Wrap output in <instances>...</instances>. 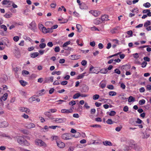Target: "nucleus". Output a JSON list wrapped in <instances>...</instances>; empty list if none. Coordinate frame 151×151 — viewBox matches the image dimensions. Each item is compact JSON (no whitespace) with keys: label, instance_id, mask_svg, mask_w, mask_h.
Returning a JSON list of instances; mask_svg holds the SVG:
<instances>
[{"label":"nucleus","instance_id":"f257e3e1","mask_svg":"<svg viewBox=\"0 0 151 151\" xmlns=\"http://www.w3.org/2000/svg\"><path fill=\"white\" fill-rule=\"evenodd\" d=\"M17 142L19 144L22 145H28L29 144L27 141L22 137H18Z\"/></svg>","mask_w":151,"mask_h":151},{"label":"nucleus","instance_id":"f03ea898","mask_svg":"<svg viewBox=\"0 0 151 151\" xmlns=\"http://www.w3.org/2000/svg\"><path fill=\"white\" fill-rule=\"evenodd\" d=\"M35 144L40 147H46L47 145L46 143L42 140L39 139H37L35 140Z\"/></svg>","mask_w":151,"mask_h":151},{"label":"nucleus","instance_id":"7ed1b4c3","mask_svg":"<svg viewBox=\"0 0 151 151\" xmlns=\"http://www.w3.org/2000/svg\"><path fill=\"white\" fill-rule=\"evenodd\" d=\"M72 137H78V136H76L75 135L72 136L69 133L64 134L62 135V138L64 140L71 139Z\"/></svg>","mask_w":151,"mask_h":151},{"label":"nucleus","instance_id":"20e7f679","mask_svg":"<svg viewBox=\"0 0 151 151\" xmlns=\"http://www.w3.org/2000/svg\"><path fill=\"white\" fill-rule=\"evenodd\" d=\"M66 119L64 118H56L53 121L54 122L57 123H63L66 121Z\"/></svg>","mask_w":151,"mask_h":151},{"label":"nucleus","instance_id":"39448f33","mask_svg":"<svg viewBox=\"0 0 151 151\" xmlns=\"http://www.w3.org/2000/svg\"><path fill=\"white\" fill-rule=\"evenodd\" d=\"M29 28L35 31L36 29V25L35 22H32L29 24Z\"/></svg>","mask_w":151,"mask_h":151},{"label":"nucleus","instance_id":"423d86ee","mask_svg":"<svg viewBox=\"0 0 151 151\" xmlns=\"http://www.w3.org/2000/svg\"><path fill=\"white\" fill-rule=\"evenodd\" d=\"M102 22L100 18H97L93 21L94 23L96 25H98Z\"/></svg>","mask_w":151,"mask_h":151},{"label":"nucleus","instance_id":"0eeeda50","mask_svg":"<svg viewBox=\"0 0 151 151\" xmlns=\"http://www.w3.org/2000/svg\"><path fill=\"white\" fill-rule=\"evenodd\" d=\"M61 112L62 113L68 114L73 112V110L71 109H63L61 110Z\"/></svg>","mask_w":151,"mask_h":151},{"label":"nucleus","instance_id":"6e6552de","mask_svg":"<svg viewBox=\"0 0 151 151\" xmlns=\"http://www.w3.org/2000/svg\"><path fill=\"white\" fill-rule=\"evenodd\" d=\"M130 146L134 148L136 150H139L141 149L139 146L136 144H132Z\"/></svg>","mask_w":151,"mask_h":151},{"label":"nucleus","instance_id":"1a4fd4ad","mask_svg":"<svg viewBox=\"0 0 151 151\" xmlns=\"http://www.w3.org/2000/svg\"><path fill=\"white\" fill-rule=\"evenodd\" d=\"M19 109L20 111L25 112L26 113H29L30 111V110L29 109L24 107H21Z\"/></svg>","mask_w":151,"mask_h":151},{"label":"nucleus","instance_id":"9d476101","mask_svg":"<svg viewBox=\"0 0 151 151\" xmlns=\"http://www.w3.org/2000/svg\"><path fill=\"white\" fill-rule=\"evenodd\" d=\"M40 29L41 30L42 32L44 33H47V29L43 26L42 25H41L39 27Z\"/></svg>","mask_w":151,"mask_h":151},{"label":"nucleus","instance_id":"9b49d317","mask_svg":"<svg viewBox=\"0 0 151 151\" xmlns=\"http://www.w3.org/2000/svg\"><path fill=\"white\" fill-rule=\"evenodd\" d=\"M54 78L53 77H51L48 78H45V83H49L50 81L52 82L53 81Z\"/></svg>","mask_w":151,"mask_h":151},{"label":"nucleus","instance_id":"f8f14e48","mask_svg":"<svg viewBox=\"0 0 151 151\" xmlns=\"http://www.w3.org/2000/svg\"><path fill=\"white\" fill-rule=\"evenodd\" d=\"M108 16L107 15H104L101 16V18L102 22L104 21H107L109 20Z\"/></svg>","mask_w":151,"mask_h":151},{"label":"nucleus","instance_id":"ddd939ff","mask_svg":"<svg viewBox=\"0 0 151 151\" xmlns=\"http://www.w3.org/2000/svg\"><path fill=\"white\" fill-rule=\"evenodd\" d=\"M57 146L60 148H63L65 146V144L61 142H57Z\"/></svg>","mask_w":151,"mask_h":151},{"label":"nucleus","instance_id":"4468645a","mask_svg":"<svg viewBox=\"0 0 151 151\" xmlns=\"http://www.w3.org/2000/svg\"><path fill=\"white\" fill-rule=\"evenodd\" d=\"M49 128V127L47 126H45L43 128H42L41 129V130L42 132H45L48 131Z\"/></svg>","mask_w":151,"mask_h":151},{"label":"nucleus","instance_id":"2eb2a0df","mask_svg":"<svg viewBox=\"0 0 151 151\" xmlns=\"http://www.w3.org/2000/svg\"><path fill=\"white\" fill-rule=\"evenodd\" d=\"M91 13L95 17L98 16L100 14V12L96 11H92Z\"/></svg>","mask_w":151,"mask_h":151},{"label":"nucleus","instance_id":"dca6fc26","mask_svg":"<svg viewBox=\"0 0 151 151\" xmlns=\"http://www.w3.org/2000/svg\"><path fill=\"white\" fill-rule=\"evenodd\" d=\"M35 127V125L33 123H31L28 124L27 126V128L29 129L32 128H34Z\"/></svg>","mask_w":151,"mask_h":151},{"label":"nucleus","instance_id":"f3484780","mask_svg":"<svg viewBox=\"0 0 151 151\" xmlns=\"http://www.w3.org/2000/svg\"><path fill=\"white\" fill-rule=\"evenodd\" d=\"M108 71V70L106 68H104L101 69L100 72L101 73L106 74Z\"/></svg>","mask_w":151,"mask_h":151},{"label":"nucleus","instance_id":"a211bd4d","mask_svg":"<svg viewBox=\"0 0 151 151\" xmlns=\"http://www.w3.org/2000/svg\"><path fill=\"white\" fill-rule=\"evenodd\" d=\"M39 55L38 52H34L31 55V57L34 58L37 57Z\"/></svg>","mask_w":151,"mask_h":151},{"label":"nucleus","instance_id":"6ab92c4d","mask_svg":"<svg viewBox=\"0 0 151 151\" xmlns=\"http://www.w3.org/2000/svg\"><path fill=\"white\" fill-rule=\"evenodd\" d=\"M106 85L105 82H101L100 84V86L102 88H104Z\"/></svg>","mask_w":151,"mask_h":151},{"label":"nucleus","instance_id":"aec40b11","mask_svg":"<svg viewBox=\"0 0 151 151\" xmlns=\"http://www.w3.org/2000/svg\"><path fill=\"white\" fill-rule=\"evenodd\" d=\"M128 101L129 102L134 101L135 99L132 96H130L128 98Z\"/></svg>","mask_w":151,"mask_h":151},{"label":"nucleus","instance_id":"412c9836","mask_svg":"<svg viewBox=\"0 0 151 151\" xmlns=\"http://www.w3.org/2000/svg\"><path fill=\"white\" fill-rule=\"evenodd\" d=\"M8 96V94L7 93H5L3 96L1 97V99L2 100H3L4 101L6 100Z\"/></svg>","mask_w":151,"mask_h":151},{"label":"nucleus","instance_id":"4be33fe9","mask_svg":"<svg viewBox=\"0 0 151 151\" xmlns=\"http://www.w3.org/2000/svg\"><path fill=\"white\" fill-rule=\"evenodd\" d=\"M103 144L105 145L111 146L112 144L111 142L108 141H106L103 142Z\"/></svg>","mask_w":151,"mask_h":151},{"label":"nucleus","instance_id":"5701e85b","mask_svg":"<svg viewBox=\"0 0 151 151\" xmlns=\"http://www.w3.org/2000/svg\"><path fill=\"white\" fill-rule=\"evenodd\" d=\"M19 82L21 85L23 86H25L27 83V82L23 80L20 81Z\"/></svg>","mask_w":151,"mask_h":151},{"label":"nucleus","instance_id":"b1692460","mask_svg":"<svg viewBox=\"0 0 151 151\" xmlns=\"http://www.w3.org/2000/svg\"><path fill=\"white\" fill-rule=\"evenodd\" d=\"M79 96H80V93H76L75 94L73 97L74 99H78Z\"/></svg>","mask_w":151,"mask_h":151},{"label":"nucleus","instance_id":"393cba45","mask_svg":"<svg viewBox=\"0 0 151 151\" xmlns=\"http://www.w3.org/2000/svg\"><path fill=\"white\" fill-rule=\"evenodd\" d=\"M11 1L7 0H4L2 2V4L3 5H6L8 4Z\"/></svg>","mask_w":151,"mask_h":151},{"label":"nucleus","instance_id":"a878e982","mask_svg":"<svg viewBox=\"0 0 151 151\" xmlns=\"http://www.w3.org/2000/svg\"><path fill=\"white\" fill-rule=\"evenodd\" d=\"M46 46V44L44 43H42L39 45V47L41 49L44 48Z\"/></svg>","mask_w":151,"mask_h":151},{"label":"nucleus","instance_id":"bb28decb","mask_svg":"<svg viewBox=\"0 0 151 151\" xmlns=\"http://www.w3.org/2000/svg\"><path fill=\"white\" fill-rule=\"evenodd\" d=\"M130 67L128 65H124L122 66V68L123 69H124L126 70H127V69H129Z\"/></svg>","mask_w":151,"mask_h":151},{"label":"nucleus","instance_id":"cd10ccee","mask_svg":"<svg viewBox=\"0 0 151 151\" xmlns=\"http://www.w3.org/2000/svg\"><path fill=\"white\" fill-rule=\"evenodd\" d=\"M109 94L110 96H113L116 95V93L114 91H110L109 92Z\"/></svg>","mask_w":151,"mask_h":151},{"label":"nucleus","instance_id":"c85d7f7f","mask_svg":"<svg viewBox=\"0 0 151 151\" xmlns=\"http://www.w3.org/2000/svg\"><path fill=\"white\" fill-rule=\"evenodd\" d=\"M0 28L1 29H3L4 31H6L7 29V28L6 26L4 25H1Z\"/></svg>","mask_w":151,"mask_h":151},{"label":"nucleus","instance_id":"c756f323","mask_svg":"<svg viewBox=\"0 0 151 151\" xmlns=\"http://www.w3.org/2000/svg\"><path fill=\"white\" fill-rule=\"evenodd\" d=\"M29 73V71L25 70H23L22 71V74L23 76H24L25 75H28Z\"/></svg>","mask_w":151,"mask_h":151},{"label":"nucleus","instance_id":"7c9ffc66","mask_svg":"<svg viewBox=\"0 0 151 151\" xmlns=\"http://www.w3.org/2000/svg\"><path fill=\"white\" fill-rule=\"evenodd\" d=\"M151 24V22L150 21H147L144 24V26L145 27H147L148 25H150Z\"/></svg>","mask_w":151,"mask_h":151},{"label":"nucleus","instance_id":"2f4dec72","mask_svg":"<svg viewBox=\"0 0 151 151\" xmlns=\"http://www.w3.org/2000/svg\"><path fill=\"white\" fill-rule=\"evenodd\" d=\"M144 6L146 8H149L150 7L151 5L150 4L149 2H147L146 3L144 4H143Z\"/></svg>","mask_w":151,"mask_h":151},{"label":"nucleus","instance_id":"473e14b6","mask_svg":"<svg viewBox=\"0 0 151 151\" xmlns=\"http://www.w3.org/2000/svg\"><path fill=\"white\" fill-rule=\"evenodd\" d=\"M76 28L77 29L78 31L79 32H80V29L81 28V25L79 24H77L76 26Z\"/></svg>","mask_w":151,"mask_h":151},{"label":"nucleus","instance_id":"72a5a7b5","mask_svg":"<svg viewBox=\"0 0 151 151\" xmlns=\"http://www.w3.org/2000/svg\"><path fill=\"white\" fill-rule=\"evenodd\" d=\"M70 41H67L63 45V47H65L68 45L70 44Z\"/></svg>","mask_w":151,"mask_h":151},{"label":"nucleus","instance_id":"f704fd0d","mask_svg":"<svg viewBox=\"0 0 151 151\" xmlns=\"http://www.w3.org/2000/svg\"><path fill=\"white\" fill-rule=\"evenodd\" d=\"M99 97V96L98 94H95L93 96V99L94 100L98 99Z\"/></svg>","mask_w":151,"mask_h":151},{"label":"nucleus","instance_id":"c9c22d12","mask_svg":"<svg viewBox=\"0 0 151 151\" xmlns=\"http://www.w3.org/2000/svg\"><path fill=\"white\" fill-rule=\"evenodd\" d=\"M85 74V73H82V74H81L77 76V79H81V78H83Z\"/></svg>","mask_w":151,"mask_h":151},{"label":"nucleus","instance_id":"e433bc0d","mask_svg":"<svg viewBox=\"0 0 151 151\" xmlns=\"http://www.w3.org/2000/svg\"><path fill=\"white\" fill-rule=\"evenodd\" d=\"M2 124L3 127H6L8 125V123L6 122H4L2 123Z\"/></svg>","mask_w":151,"mask_h":151},{"label":"nucleus","instance_id":"4c0bfd02","mask_svg":"<svg viewBox=\"0 0 151 151\" xmlns=\"http://www.w3.org/2000/svg\"><path fill=\"white\" fill-rule=\"evenodd\" d=\"M88 87L87 86H85L83 88V91L86 92L88 91Z\"/></svg>","mask_w":151,"mask_h":151},{"label":"nucleus","instance_id":"58836bf2","mask_svg":"<svg viewBox=\"0 0 151 151\" xmlns=\"http://www.w3.org/2000/svg\"><path fill=\"white\" fill-rule=\"evenodd\" d=\"M117 32V29L116 28H114V29H112L111 31V32L112 34H114V33Z\"/></svg>","mask_w":151,"mask_h":151},{"label":"nucleus","instance_id":"ea45409f","mask_svg":"<svg viewBox=\"0 0 151 151\" xmlns=\"http://www.w3.org/2000/svg\"><path fill=\"white\" fill-rule=\"evenodd\" d=\"M106 122L108 124H112L113 123V122L112 121V120L110 119H108L106 121Z\"/></svg>","mask_w":151,"mask_h":151},{"label":"nucleus","instance_id":"a19ab883","mask_svg":"<svg viewBox=\"0 0 151 151\" xmlns=\"http://www.w3.org/2000/svg\"><path fill=\"white\" fill-rule=\"evenodd\" d=\"M147 64V63L146 61L143 62L142 64V67L143 68L145 67Z\"/></svg>","mask_w":151,"mask_h":151},{"label":"nucleus","instance_id":"79ce46f5","mask_svg":"<svg viewBox=\"0 0 151 151\" xmlns=\"http://www.w3.org/2000/svg\"><path fill=\"white\" fill-rule=\"evenodd\" d=\"M29 12V10L28 9H27L24 10V11L23 12V14H25L26 15H28L29 14L28 12Z\"/></svg>","mask_w":151,"mask_h":151},{"label":"nucleus","instance_id":"37998d69","mask_svg":"<svg viewBox=\"0 0 151 151\" xmlns=\"http://www.w3.org/2000/svg\"><path fill=\"white\" fill-rule=\"evenodd\" d=\"M145 102V101L144 99H142L139 101V103L140 105H142L144 104Z\"/></svg>","mask_w":151,"mask_h":151},{"label":"nucleus","instance_id":"c03bdc74","mask_svg":"<svg viewBox=\"0 0 151 151\" xmlns=\"http://www.w3.org/2000/svg\"><path fill=\"white\" fill-rule=\"evenodd\" d=\"M13 39L14 41L16 42L19 40V37L18 36H16L13 37Z\"/></svg>","mask_w":151,"mask_h":151},{"label":"nucleus","instance_id":"a18cd8bd","mask_svg":"<svg viewBox=\"0 0 151 151\" xmlns=\"http://www.w3.org/2000/svg\"><path fill=\"white\" fill-rule=\"evenodd\" d=\"M12 14H6L4 15V17L6 18H9L11 17Z\"/></svg>","mask_w":151,"mask_h":151},{"label":"nucleus","instance_id":"49530a36","mask_svg":"<svg viewBox=\"0 0 151 151\" xmlns=\"http://www.w3.org/2000/svg\"><path fill=\"white\" fill-rule=\"evenodd\" d=\"M56 6V4L55 2L52 3L50 4V6L52 8H55Z\"/></svg>","mask_w":151,"mask_h":151},{"label":"nucleus","instance_id":"de8ad7c7","mask_svg":"<svg viewBox=\"0 0 151 151\" xmlns=\"http://www.w3.org/2000/svg\"><path fill=\"white\" fill-rule=\"evenodd\" d=\"M90 29L92 31L97 30L99 31V30L95 26H93V27H91Z\"/></svg>","mask_w":151,"mask_h":151},{"label":"nucleus","instance_id":"09e8293b","mask_svg":"<svg viewBox=\"0 0 151 151\" xmlns=\"http://www.w3.org/2000/svg\"><path fill=\"white\" fill-rule=\"evenodd\" d=\"M54 50L56 52H58L60 51V48L59 47H56L54 49Z\"/></svg>","mask_w":151,"mask_h":151},{"label":"nucleus","instance_id":"8fccbe9b","mask_svg":"<svg viewBox=\"0 0 151 151\" xmlns=\"http://www.w3.org/2000/svg\"><path fill=\"white\" fill-rule=\"evenodd\" d=\"M116 114V112L114 111H111L109 115L110 116H114Z\"/></svg>","mask_w":151,"mask_h":151},{"label":"nucleus","instance_id":"3c124183","mask_svg":"<svg viewBox=\"0 0 151 151\" xmlns=\"http://www.w3.org/2000/svg\"><path fill=\"white\" fill-rule=\"evenodd\" d=\"M112 41L114 42V43L116 44L117 45H119V41L118 40L116 39H113L112 40Z\"/></svg>","mask_w":151,"mask_h":151},{"label":"nucleus","instance_id":"603ef678","mask_svg":"<svg viewBox=\"0 0 151 151\" xmlns=\"http://www.w3.org/2000/svg\"><path fill=\"white\" fill-rule=\"evenodd\" d=\"M50 112L52 113H53L57 111V110L56 109H51L49 110Z\"/></svg>","mask_w":151,"mask_h":151},{"label":"nucleus","instance_id":"864d4df0","mask_svg":"<svg viewBox=\"0 0 151 151\" xmlns=\"http://www.w3.org/2000/svg\"><path fill=\"white\" fill-rule=\"evenodd\" d=\"M87 62L86 61V60H83L81 62V64L83 66L87 64Z\"/></svg>","mask_w":151,"mask_h":151},{"label":"nucleus","instance_id":"5fc2aeb1","mask_svg":"<svg viewBox=\"0 0 151 151\" xmlns=\"http://www.w3.org/2000/svg\"><path fill=\"white\" fill-rule=\"evenodd\" d=\"M71 56L72 58H74L73 59L75 60L76 59V58L77 59L79 58L78 57H80V56H77L76 55H71Z\"/></svg>","mask_w":151,"mask_h":151},{"label":"nucleus","instance_id":"6e6d98bb","mask_svg":"<svg viewBox=\"0 0 151 151\" xmlns=\"http://www.w3.org/2000/svg\"><path fill=\"white\" fill-rule=\"evenodd\" d=\"M69 104L70 105H74L76 104L75 101H72L69 103Z\"/></svg>","mask_w":151,"mask_h":151},{"label":"nucleus","instance_id":"4d7b16f0","mask_svg":"<svg viewBox=\"0 0 151 151\" xmlns=\"http://www.w3.org/2000/svg\"><path fill=\"white\" fill-rule=\"evenodd\" d=\"M129 108L127 106H125L123 108V111L125 112H127L128 111Z\"/></svg>","mask_w":151,"mask_h":151},{"label":"nucleus","instance_id":"13d9d810","mask_svg":"<svg viewBox=\"0 0 151 151\" xmlns=\"http://www.w3.org/2000/svg\"><path fill=\"white\" fill-rule=\"evenodd\" d=\"M58 137L57 136H52L51 137V138H52V140H57L58 139Z\"/></svg>","mask_w":151,"mask_h":151},{"label":"nucleus","instance_id":"bf43d9fd","mask_svg":"<svg viewBox=\"0 0 151 151\" xmlns=\"http://www.w3.org/2000/svg\"><path fill=\"white\" fill-rule=\"evenodd\" d=\"M58 127H60L58 126H49V128L53 129H55L56 128Z\"/></svg>","mask_w":151,"mask_h":151},{"label":"nucleus","instance_id":"052dcab7","mask_svg":"<svg viewBox=\"0 0 151 151\" xmlns=\"http://www.w3.org/2000/svg\"><path fill=\"white\" fill-rule=\"evenodd\" d=\"M47 45L49 47H51L53 46V44L52 42H50L47 43Z\"/></svg>","mask_w":151,"mask_h":151},{"label":"nucleus","instance_id":"680f3d73","mask_svg":"<svg viewBox=\"0 0 151 151\" xmlns=\"http://www.w3.org/2000/svg\"><path fill=\"white\" fill-rule=\"evenodd\" d=\"M114 71H115V72L118 74H120L121 73V72L118 69H116L115 70H114Z\"/></svg>","mask_w":151,"mask_h":151},{"label":"nucleus","instance_id":"e2e57ef3","mask_svg":"<svg viewBox=\"0 0 151 151\" xmlns=\"http://www.w3.org/2000/svg\"><path fill=\"white\" fill-rule=\"evenodd\" d=\"M150 136V135L146 133L145 134H144L143 138H147L149 137Z\"/></svg>","mask_w":151,"mask_h":151},{"label":"nucleus","instance_id":"0e129e2a","mask_svg":"<svg viewBox=\"0 0 151 151\" xmlns=\"http://www.w3.org/2000/svg\"><path fill=\"white\" fill-rule=\"evenodd\" d=\"M107 87L109 89L112 90L114 89V87L112 85H109L107 86Z\"/></svg>","mask_w":151,"mask_h":151},{"label":"nucleus","instance_id":"69168bd1","mask_svg":"<svg viewBox=\"0 0 151 151\" xmlns=\"http://www.w3.org/2000/svg\"><path fill=\"white\" fill-rule=\"evenodd\" d=\"M122 126H120V127H118L116 128L115 130L117 131V132H119L120 131L121 129L122 128Z\"/></svg>","mask_w":151,"mask_h":151},{"label":"nucleus","instance_id":"338daca9","mask_svg":"<svg viewBox=\"0 0 151 151\" xmlns=\"http://www.w3.org/2000/svg\"><path fill=\"white\" fill-rule=\"evenodd\" d=\"M143 59L144 60L147 61L148 62L150 61V58L147 57H144Z\"/></svg>","mask_w":151,"mask_h":151},{"label":"nucleus","instance_id":"774afa93","mask_svg":"<svg viewBox=\"0 0 151 151\" xmlns=\"http://www.w3.org/2000/svg\"><path fill=\"white\" fill-rule=\"evenodd\" d=\"M37 76V75L35 74H32L30 76L31 78L33 79L36 78Z\"/></svg>","mask_w":151,"mask_h":151}]
</instances>
